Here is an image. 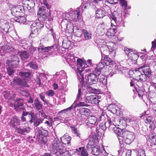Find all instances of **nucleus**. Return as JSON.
<instances>
[{
	"instance_id": "1",
	"label": "nucleus",
	"mask_w": 156,
	"mask_h": 156,
	"mask_svg": "<svg viewBox=\"0 0 156 156\" xmlns=\"http://www.w3.org/2000/svg\"><path fill=\"white\" fill-rule=\"evenodd\" d=\"M85 62L80 58L77 59L76 61L77 68L75 70V72L77 75V79L80 81L78 93L76 97L77 100H79L82 98L83 96H85L88 94L96 93L98 91V89L84 84L83 81L84 77L83 73H82L83 71V69L88 66Z\"/></svg>"
},
{
	"instance_id": "2",
	"label": "nucleus",
	"mask_w": 156,
	"mask_h": 156,
	"mask_svg": "<svg viewBox=\"0 0 156 156\" xmlns=\"http://www.w3.org/2000/svg\"><path fill=\"white\" fill-rule=\"evenodd\" d=\"M114 133L117 134L118 139L120 143L121 149L120 151H123L124 150L123 143L128 144H130L135 138L133 133L132 132H123L122 130L116 127L115 126L112 129Z\"/></svg>"
},
{
	"instance_id": "3",
	"label": "nucleus",
	"mask_w": 156,
	"mask_h": 156,
	"mask_svg": "<svg viewBox=\"0 0 156 156\" xmlns=\"http://www.w3.org/2000/svg\"><path fill=\"white\" fill-rule=\"evenodd\" d=\"M41 6L39 7L37 12L38 21L43 24L46 19L48 18V20L51 21L53 20V16H51V13H49L48 16L47 12H49L50 5L47 2V0H41Z\"/></svg>"
},
{
	"instance_id": "4",
	"label": "nucleus",
	"mask_w": 156,
	"mask_h": 156,
	"mask_svg": "<svg viewBox=\"0 0 156 156\" xmlns=\"http://www.w3.org/2000/svg\"><path fill=\"white\" fill-rule=\"evenodd\" d=\"M51 145L52 154H55L59 156H71L69 152L65 150L64 147L58 139L55 138Z\"/></svg>"
},
{
	"instance_id": "5",
	"label": "nucleus",
	"mask_w": 156,
	"mask_h": 156,
	"mask_svg": "<svg viewBox=\"0 0 156 156\" xmlns=\"http://www.w3.org/2000/svg\"><path fill=\"white\" fill-rule=\"evenodd\" d=\"M11 13L15 16L14 20L20 23H24L26 21L25 17L21 15H23L24 10L23 6L21 5L14 6L11 9Z\"/></svg>"
},
{
	"instance_id": "6",
	"label": "nucleus",
	"mask_w": 156,
	"mask_h": 156,
	"mask_svg": "<svg viewBox=\"0 0 156 156\" xmlns=\"http://www.w3.org/2000/svg\"><path fill=\"white\" fill-rule=\"evenodd\" d=\"M48 134V131L45 130L41 127H39L35 132L36 140L40 144H45L47 142V136Z\"/></svg>"
},
{
	"instance_id": "7",
	"label": "nucleus",
	"mask_w": 156,
	"mask_h": 156,
	"mask_svg": "<svg viewBox=\"0 0 156 156\" xmlns=\"http://www.w3.org/2000/svg\"><path fill=\"white\" fill-rule=\"evenodd\" d=\"M44 24L39 22L33 23L30 26L31 32L30 35L34 37L38 35L39 30L44 27Z\"/></svg>"
},
{
	"instance_id": "8",
	"label": "nucleus",
	"mask_w": 156,
	"mask_h": 156,
	"mask_svg": "<svg viewBox=\"0 0 156 156\" xmlns=\"http://www.w3.org/2000/svg\"><path fill=\"white\" fill-rule=\"evenodd\" d=\"M99 75H98L97 73H95L94 72V73H90L88 75L87 79H86L89 85H87L85 84L83 80V82L84 84L86 85V86H89L93 88L92 87H91L90 85H94L98 83V78H99L98 76Z\"/></svg>"
},
{
	"instance_id": "9",
	"label": "nucleus",
	"mask_w": 156,
	"mask_h": 156,
	"mask_svg": "<svg viewBox=\"0 0 156 156\" xmlns=\"http://www.w3.org/2000/svg\"><path fill=\"white\" fill-rule=\"evenodd\" d=\"M100 51L101 53V57L103 58V56H108L111 53H115L114 51V48L112 47L107 44L102 45L100 48Z\"/></svg>"
},
{
	"instance_id": "10",
	"label": "nucleus",
	"mask_w": 156,
	"mask_h": 156,
	"mask_svg": "<svg viewBox=\"0 0 156 156\" xmlns=\"http://www.w3.org/2000/svg\"><path fill=\"white\" fill-rule=\"evenodd\" d=\"M111 17L117 25L120 27H125L124 21L116 11H114Z\"/></svg>"
},
{
	"instance_id": "11",
	"label": "nucleus",
	"mask_w": 156,
	"mask_h": 156,
	"mask_svg": "<svg viewBox=\"0 0 156 156\" xmlns=\"http://www.w3.org/2000/svg\"><path fill=\"white\" fill-rule=\"evenodd\" d=\"M98 96L96 95H93L87 97L85 98V101L87 103L92 104H99L100 100H98Z\"/></svg>"
},
{
	"instance_id": "12",
	"label": "nucleus",
	"mask_w": 156,
	"mask_h": 156,
	"mask_svg": "<svg viewBox=\"0 0 156 156\" xmlns=\"http://www.w3.org/2000/svg\"><path fill=\"white\" fill-rule=\"evenodd\" d=\"M20 121L18 117L16 116H14L11 118L9 124L11 127L13 128L16 130V129H17L18 128L17 126H18L20 125Z\"/></svg>"
},
{
	"instance_id": "13",
	"label": "nucleus",
	"mask_w": 156,
	"mask_h": 156,
	"mask_svg": "<svg viewBox=\"0 0 156 156\" xmlns=\"http://www.w3.org/2000/svg\"><path fill=\"white\" fill-rule=\"evenodd\" d=\"M38 50L39 51H40L41 50L44 52H49L51 53L52 52L54 51L57 50L58 47L56 45H54L48 47H44V46L40 47L38 48Z\"/></svg>"
},
{
	"instance_id": "14",
	"label": "nucleus",
	"mask_w": 156,
	"mask_h": 156,
	"mask_svg": "<svg viewBox=\"0 0 156 156\" xmlns=\"http://www.w3.org/2000/svg\"><path fill=\"white\" fill-rule=\"evenodd\" d=\"M139 69L142 71L144 74L147 76L148 78H149L152 75V71L149 66H142L139 68Z\"/></svg>"
},
{
	"instance_id": "15",
	"label": "nucleus",
	"mask_w": 156,
	"mask_h": 156,
	"mask_svg": "<svg viewBox=\"0 0 156 156\" xmlns=\"http://www.w3.org/2000/svg\"><path fill=\"white\" fill-rule=\"evenodd\" d=\"M31 129L29 126H23L18 127L16 130L20 134L25 135L29 133Z\"/></svg>"
},
{
	"instance_id": "16",
	"label": "nucleus",
	"mask_w": 156,
	"mask_h": 156,
	"mask_svg": "<svg viewBox=\"0 0 156 156\" xmlns=\"http://www.w3.org/2000/svg\"><path fill=\"white\" fill-rule=\"evenodd\" d=\"M154 119L153 117L148 116L146 117L144 120L146 123L150 124L149 128H150L152 130H154L155 128V126L154 122Z\"/></svg>"
},
{
	"instance_id": "17",
	"label": "nucleus",
	"mask_w": 156,
	"mask_h": 156,
	"mask_svg": "<svg viewBox=\"0 0 156 156\" xmlns=\"http://www.w3.org/2000/svg\"><path fill=\"white\" fill-rule=\"evenodd\" d=\"M13 82H14L17 85L24 87H28L25 80H22L20 78H19L17 77H14Z\"/></svg>"
},
{
	"instance_id": "18",
	"label": "nucleus",
	"mask_w": 156,
	"mask_h": 156,
	"mask_svg": "<svg viewBox=\"0 0 156 156\" xmlns=\"http://www.w3.org/2000/svg\"><path fill=\"white\" fill-rule=\"evenodd\" d=\"M81 10L77 8L76 10H74L73 13L71 14V16L72 19L75 20V21H76V20H79L81 19Z\"/></svg>"
},
{
	"instance_id": "19",
	"label": "nucleus",
	"mask_w": 156,
	"mask_h": 156,
	"mask_svg": "<svg viewBox=\"0 0 156 156\" xmlns=\"http://www.w3.org/2000/svg\"><path fill=\"white\" fill-rule=\"evenodd\" d=\"M79 32L80 33V34H79V36H80L81 35L83 34L85 40H89L91 38V33L90 31H88L86 30H83L78 31L77 32V34H78V32Z\"/></svg>"
},
{
	"instance_id": "20",
	"label": "nucleus",
	"mask_w": 156,
	"mask_h": 156,
	"mask_svg": "<svg viewBox=\"0 0 156 156\" xmlns=\"http://www.w3.org/2000/svg\"><path fill=\"white\" fill-rule=\"evenodd\" d=\"M105 26L104 23L99 24L97 27L96 30V33L99 35L101 36L105 34Z\"/></svg>"
},
{
	"instance_id": "21",
	"label": "nucleus",
	"mask_w": 156,
	"mask_h": 156,
	"mask_svg": "<svg viewBox=\"0 0 156 156\" xmlns=\"http://www.w3.org/2000/svg\"><path fill=\"white\" fill-rule=\"evenodd\" d=\"M118 66L115 64L112 65V66H109L108 69L109 70L110 73L109 76L112 77L113 75L116 74L118 71Z\"/></svg>"
},
{
	"instance_id": "22",
	"label": "nucleus",
	"mask_w": 156,
	"mask_h": 156,
	"mask_svg": "<svg viewBox=\"0 0 156 156\" xmlns=\"http://www.w3.org/2000/svg\"><path fill=\"white\" fill-rule=\"evenodd\" d=\"M136 53V51L134 50L131 54L128 55V60L129 61L132 62L133 63H135L138 57V56Z\"/></svg>"
},
{
	"instance_id": "23",
	"label": "nucleus",
	"mask_w": 156,
	"mask_h": 156,
	"mask_svg": "<svg viewBox=\"0 0 156 156\" xmlns=\"http://www.w3.org/2000/svg\"><path fill=\"white\" fill-rule=\"evenodd\" d=\"M61 143L63 144H70L71 137L67 134H65L62 137L60 138ZM59 141H60L59 140ZM61 143V142L60 141Z\"/></svg>"
},
{
	"instance_id": "24",
	"label": "nucleus",
	"mask_w": 156,
	"mask_h": 156,
	"mask_svg": "<svg viewBox=\"0 0 156 156\" xmlns=\"http://www.w3.org/2000/svg\"><path fill=\"white\" fill-rule=\"evenodd\" d=\"M105 65L103 62V60L101 59V62L97 66L94 72L95 73H97L98 75H100L101 73V70L105 66Z\"/></svg>"
},
{
	"instance_id": "25",
	"label": "nucleus",
	"mask_w": 156,
	"mask_h": 156,
	"mask_svg": "<svg viewBox=\"0 0 156 156\" xmlns=\"http://www.w3.org/2000/svg\"><path fill=\"white\" fill-rule=\"evenodd\" d=\"M4 96L5 98L9 100H12L16 97V94L12 91L5 92L4 93Z\"/></svg>"
},
{
	"instance_id": "26",
	"label": "nucleus",
	"mask_w": 156,
	"mask_h": 156,
	"mask_svg": "<svg viewBox=\"0 0 156 156\" xmlns=\"http://www.w3.org/2000/svg\"><path fill=\"white\" fill-rule=\"evenodd\" d=\"M27 8L28 9H31L34 7L36 4H38V2L40 1L41 3V0H27Z\"/></svg>"
},
{
	"instance_id": "27",
	"label": "nucleus",
	"mask_w": 156,
	"mask_h": 156,
	"mask_svg": "<svg viewBox=\"0 0 156 156\" xmlns=\"http://www.w3.org/2000/svg\"><path fill=\"white\" fill-rule=\"evenodd\" d=\"M33 106L34 108L39 110L42 108L43 105L38 99L36 98L34 101Z\"/></svg>"
},
{
	"instance_id": "28",
	"label": "nucleus",
	"mask_w": 156,
	"mask_h": 156,
	"mask_svg": "<svg viewBox=\"0 0 156 156\" xmlns=\"http://www.w3.org/2000/svg\"><path fill=\"white\" fill-rule=\"evenodd\" d=\"M101 60H103V62L104 63L106 66H112L113 65L112 63V60L108 57V56H103V58H101Z\"/></svg>"
},
{
	"instance_id": "29",
	"label": "nucleus",
	"mask_w": 156,
	"mask_h": 156,
	"mask_svg": "<svg viewBox=\"0 0 156 156\" xmlns=\"http://www.w3.org/2000/svg\"><path fill=\"white\" fill-rule=\"evenodd\" d=\"M15 110L16 111H18L19 109L21 108L23 105V100L20 98L17 99L14 102Z\"/></svg>"
},
{
	"instance_id": "30",
	"label": "nucleus",
	"mask_w": 156,
	"mask_h": 156,
	"mask_svg": "<svg viewBox=\"0 0 156 156\" xmlns=\"http://www.w3.org/2000/svg\"><path fill=\"white\" fill-rule=\"evenodd\" d=\"M106 12L101 9H98L96 12V17L98 19L103 18L107 14Z\"/></svg>"
},
{
	"instance_id": "31",
	"label": "nucleus",
	"mask_w": 156,
	"mask_h": 156,
	"mask_svg": "<svg viewBox=\"0 0 156 156\" xmlns=\"http://www.w3.org/2000/svg\"><path fill=\"white\" fill-rule=\"evenodd\" d=\"M43 77L44 78H46V75L43 73H41L40 74L39 77L37 76L35 80L36 83L38 85V87H41L43 85V84L40 79L41 78Z\"/></svg>"
},
{
	"instance_id": "32",
	"label": "nucleus",
	"mask_w": 156,
	"mask_h": 156,
	"mask_svg": "<svg viewBox=\"0 0 156 156\" xmlns=\"http://www.w3.org/2000/svg\"><path fill=\"white\" fill-rule=\"evenodd\" d=\"M88 122L86 123L87 126H90V125H93L95 124L97 121V118L94 116H92L89 117L88 118Z\"/></svg>"
},
{
	"instance_id": "33",
	"label": "nucleus",
	"mask_w": 156,
	"mask_h": 156,
	"mask_svg": "<svg viewBox=\"0 0 156 156\" xmlns=\"http://www.w3.org/2000/svg\"><path fill=\"white\" fill-rule=\"evenodd\" d=\"M124 119L126 120V122H133L135 124H136L137 123V119L134 116H126L124 118Z\"/></svg>"
},
{
	"instance_id": "34",
	"label": "nucleus",
	"mask_w": 156,
	"mask_h": 156,
	"mask_svg": "<svg viewBox=\"0 0 156 156\" xmlns=\"http://www.w3.org/2000/svg\"><path fill=\"white\" fill-rule=\"evenodd\" d=\"M18 74L23 78H29L31 75V73L28 70H23L19 72Z\"/></svg>"
},
{
	"instance_id": "35",
	"label": "nucleus",
	"mask_w": 156,
	"mask_h": 156,
	"mask_svg": "<svg viewBox=\"0 0 156 156\" xmlns=\"http://www.w3.org/2000/svg\"><path fill=\"white\" fill-rule=\"evenodd\" d=\"M79 114L81 115H83L88 116L90 113V111L89 109L86 108H81L79 109Z\"/></svg>"
},
{
	"instance_id": "36",
	"label": "nucleus",
	"mask_w": 156,
	"mask_h": 156,
	"mask_svg": "<svg viewBox=\"0 0 156 156\" xmlns=\"http://www.w3.org/2000/svg\"><path fill=\"white\" fill-rule=\"evenodd\" d=\"M100 152V147L98 146H95L91 149V153L94 155H98Z\"/></svg>"
},
{
	"instance_id": "37",
	"label": "nucleus",
	"mask_w": 156,
	"mask_h": 156,
	"mask_svg": "<svg viewBox=\"0 0 156 156\" xmlns=\"http://www.w3.org/2000/svg\"><path fill=\"white\" fill-rule=\"evenodd\" d=\"M67 61L70 63L74 64L76 62V59L74 55L72 53H70L67 55Z\"/></svg>"
},
{
	"instance_id": "38",
	"label": "nucleus",
	"mask_w": 156,
	"mask_h": 156,
	"mask_svg": "<svg viewBox=\"0 0 156 156\" xmlns=\"http://www.w3.org/2000/svg\"><path fill=\"white\" fill-rule=\"evenodd\" d=\"M62 47L65 49H69L71 47L70 41L67 39L64 40L62 41Z\"/></svg>"
},
{
	"instance_id": "39",
	"label": "nucleus",
	"mask_w": 156,
	"mask_h": 156,
	"mask_svg": "<svg viewBox=\"0 0 156 156\" xmlns=\"http://www.w3.org/2000/svg\"><path fill=\"white\" fill-rule=\"evenodd\" d=\"M79 151L78 154L80 155V156H88V153L84 147H79Z\"/></svg>"
},
{
	"instance_id": "40",
	"label": "nucleus",
	"mask_w": 156,
	"mask_h": 156,
	"mask_svg": "<svg viewBox=\"0 0 156 156\" xmlns=\"http://www.w3.org/2000/svg\"><path fill=\"white\" fill-rule=\"evenodd\" d=\"M105 123L107 126V128H108L110 130H112V129H113L115 126L111 120L110 119H108L107 121L105 122Z\"/></svg>"
},
{
	"instance_id": "41",
	"label": "nucleus",
	"mask_w": 156,
	"mask_h": 156,
	"mask_svg": "<svg viewBox=\"0 0 156 156\" xmlns=\"http://www.w3.org/2000/svg\"><path fill=\"white\" fill-rule=\"evenodd\" d=\"M107 109L109 111L113 114L117 112V109L116 108V106L115 104H110L107 107Z\"/></svg>"
},
{
	"instance_id": "42",
	"label": "nucleus",
	"mask_w": 156,
	"mask_h": 156,
	"mask_svg": "<svg viewBox=\"0 0 156 156\" xmlns=\"http://www.w3.org/2000/svg\"><path fill=\"white\" fill-rule=\"evenodd\" d=\"M75 108V106H74V105L73 104L70 107L61 111L59 112V114L69 113L73 108Z\"/></svg>"
},
{
	"instance_id": "43",
	"label": "nucleus",
	"mask_w": 156,
	"mask_h": 156,
	"mask_svg": "<svg viewBox=\"0 0 156 156\" xmlns=\"http://www.w3.org/2000/svg\"><path fill=\"white\" fill-rule=\"evenodd\" d=\"M20 56L22 60H26L29 57V54L26 51H22L20 53Z\"/></svg>"
},
{
	"instance_id": "44",
	"label": "nucleus",
	"mask_w": 156,
	"mask_h": 156,
	"mask_svg": "<svg viewBox=\"0 0 156 156\" xmlns=\"http://www.w3.org/2000/svg\"><path fill=\"white\" fill-rule=\"evenodd\" d=\"M107 78L105 77L104 75H102L100 76V78L99 80V82L105 86V87H106L105 85L107 83Z\"/></svg>"
},
{
	"instance_id": "45",
	"label": "nucleus",
	"mask_w": 156,
	"mask_h": 156,
	"mask_svg": "<svg viewBox=\"0 0 156 156\" xmlns=\"http://www.w3.org/2000/svg\"><path fill=\"white\" fill-rule=\"evenodd\" d=\"M138 81L143 82L147 81L148 77L147 76L142 73L140 76L138 77Z\"/></svg>"
},
{
	"instance_id": "46",
	"label": "nucleus",
	"mask_w": 156,
	"mask_h": 156,
	"mask_svg": "<svg viewBox=\"0 0 156 156\" xmlns=\"http://www.w3.org/2000/svg\"><path fill=\"white\" fill-rule=\"evenodd\" d=\"M72 133H73L74 136H76L77 137H80V133L79 131L77 130V129L74 126H72L71 127Z\"/></svg>"
},
{
	"instance_id": "47",
	"label": "nucleus",
	"mask_w": 156,
	"mask_h": 156,
	"mask_svg": "<svg viewBox=\"0 0 156 156\" xmlns=\"http://www.w3.org/2000/svg\"><path fill=\"white\" fill-rule=\"evenodd\" d=\"M116 33V31H114L111 29H109L106 32V35L108 37L111 38L114 36Z\"/></svg>"
},
{
	"instance_id": "48",
	"label": "nucleus",
	"mask_w": 156,
	"mask_h": 156,
	"mask_svg": "<svg viewBox=\"0 0 156 156\" xmlns=\"http://www.w3.org/2000/svg\"><path fill=\"white\" fill-rule=\"evenodd\" d=\"M140 71H141L139 69V68L134 70L133 76L135 77V79L136 80H137L138 79V77L140 76L142 74Z\"/></svg>"
},
{
	"instance_id": "49",
	"label": "nucleus",
	"mask_w": 156,
	"mask_h": 156,
	"mask_svg": "<svg viewBox=\"0 0 156 156\" xmlns=\"http://www.w3.org/2000/svg\"><path fill=\"white\" fill-rule=\"evenodd\" d=\"M44 120V119L41 118H37L36 120L34 122V126H37L42 122Z\"/></svg>"
},
{
	"instance_id": "50",
	"label": "nucleus",
	"mask_w": 156,
	"mask_h": 156,
	"mask_svg": "<svg viewBox=\"0 0 156 156\" xmlns=\"http://www.w3.org/2000/svg\"><path fill=\"white\" fill-rule=\"evenodd\" d=\"M136 91L138 93V96L140 97H142L145 93V90L142 87L136 90Z\"/></svg>"
},
{
	"instance_id": "51",
	"label": "nucleus",
	"mask_w": 156,
	"mask_h": 156,
	"mask_svg": "<svg viewBox=\"0 0 156 156\" xmlns=\"http://www.w3.org/2000/svg\"><path fill=\"white\" fill-rule=\"evenodd\" d=\"M19 42L20 44H21V45L23 46H24L25 45H27L28 44V41H27V40L25 38H23L22 39L20 38L19 39Z\"/></svg>"
},
{
	"instance_id": "52",
	"label": "nucleus",
	"mask_w": 156,
	"mask_h": 156,
	"mask_svg": "<svg viewBox=\"0 0 156 156\" xmlns=\"http://www.w3.org/2000/svg\"><path fill=\"white\" fill-rule=\"evenodd\" d=\"M88 3H82L81 5L78 8V9H79L81 10V12H82L83 10L85 9H86L88 5Z\"/></svg>"
},
{
	"instance_id": "53",
	"label": "nucleus",
	"mask_w": 156,
	"mask_h": 156,
	"mask_svg": "<svg viewBox=\"0 0 156 156\" xmlns=\"http://www.w3.org/2000/svg\"><path fill=\"white\" fill-rule=\"evenodd\" d=\"M30 66V68L34 69H37L38 68V66L37 65L35 64L34 62H31L28 63L27 65Z\"/></svg>"
},
{
	"instance_id": "54",
	"label": "nucleus",
	"mask_w": 156,
	"mask_h": 156,
	"mask_svg": "<svg viewBox=\"0 0 156 156\" xmlns=\"http://www.w3.org/2000/svg\"><path fill=\"white\" fill-rule=\"evenodd\" d=\"M39 96L41 100L44 102V104H47L48 103L45 99V95L44 94L42 93H41L39 94Z\"/></svg>"
},
{
	"instance_id": "55",
	"label": "nucleus",
	"mask_w": 156,
	"mask_h": 156,
	"mask_svg": "<svg viewBox=\"0 0 156 156\" xmlns=\"http://www.w3.org/2000/svg\"><path fill=\"white\" fill-rule=\"evenodd\" d=\"M12 61L14 62L15 64L17 65L19 64L20 60L18 56L16 55H14L13 58H12Z\"/></svg>"
},
{
	"instance_id": "56",
	"label": "nucleus",
	"mask_w": 156,
	"mask_h": 156,
	"mask_svg": "<svg viewBox=\"0 0 156 156\" xmlns=\"http://www.w3.org/2000/svg\"><path fill=\"white\" fill-rule=\"evenodd\" d=\"M151 59H148L147 58L145 59V60L143 61V62L144 64L143 66H149L151 64Z\"/></svg>"
},
{
	"instance_id": "57",
	"label": "nucleus",
	"mask_w": 156,
	"mask_h": 156,
	"mask_svg": "<svg viewBox=\"0 0 156 156\" xmlns=\"http://www.w3.org/2000/svg\"><path fill=\"white\" fill-rule=\"evenodd\" d=\"M67 30L70 31L72 30L73 28V24L71 22H68L66 25Z\"/></svg>"
},
{
	"instance_id": "58",
	"label": "nucleus",
	"mask_w": 156,
	"mask_h": 156,
	"mask_svg": "<svg viewBox=\"0 0 156 156\" xmlns=\"http://www.w3.org/2000/svg\"><path fill=\"white\" fill-rule=\"evenodd\" d=\"M31 113L32 114V115H30L31 116V119L30 121V122L31 123L36 120L37 116L34 114V112H31Z\"/></svg>"
},
{
	"instance_id": "59",
	"label": "nucleus",
	"mask_w": 156,
	"mask_h": 156,
	"mask_svg": "<svg viewBox=\"0 0 156 156\" xmlns=\"http://www.w3.org/2000/svg\"><path fill=\"white\" fill-rule=\"evenodd\" d=\"M124 51L127 54V56L133 51L132 50L127 48H124Z\"/></svg>"
},
{
	"instance_id": "60",
	"label": "nucleus",
	"mask_w": 156,
	"mask_h": 156,
	"mask_svg": "<svg viewBox=\"0 0 156 156\" xmlns=\"http://www.w3.org/2000/svg\"><path fill=\"white\" fill-rule=\"evenodd\" d=\"M121 5L122 6L124 7V12H126V9H127V3L125 0H122Z\"/></svg>"
},
{
	"instance_id": "61",
	"label": "nucleus",
	"mask_w": 156,
	"mask_h": 156,
	"mask_svg": "<svg viewBox=\"0 0 156 156\" xmlns=\"http://www.w3.org/2000/svg\"><path fill=\"white\" fill-rule=\"evenodd\" d=\"M99 130L100 131H101V130L104 131L106 129V127H107L105 122L104 124H101L99 125Z\"/></svg>"
},
{
	"instance_id": "62",
	"label": "nucleus",
	"mask_w": 156,
	"mask_h": 156,
	"mask_svg": "<svg viewBox=\"0 0 156 156\" xmlns=\"http://www.w3.org/2000/svg\"><path fill=\"white\" fill-rule=\"evenodd\" d=\"M55 94L54 91L52 90H49L46 93V95L48 96H52Z\"/></svg>"
},
{
	"instance_id": "63",
	"label": "nucleus",
	"mask_w": 156,
	"mask_h": 156,
	"mask_svg": "<svg viewBox=\"0 0 156 156\" xmlns=\"http://www.w3.org/2000/svg\"><path fill=\"white\" fill-rule=\"evenodd\" d=\"M118 2V0H106L105 2V3H109L112 4H115Z\"/></svg>"
},
{
	"instance_id": "64",
	"label": "nucleus",
	"mask_w": 156,
	"mask_h": 156,
	"mask_svg": "<svg viewBox=\"0 0 156 156\" xmlns=\"http://www.w3.org/2000/svg\"><path fill=\"white\" fill-rule=\"evenodd\" d=\"M7 72L8 75L11 76L14 73V71L11 68H9L7 69Z\"/></svg>"
}]
</instances>
